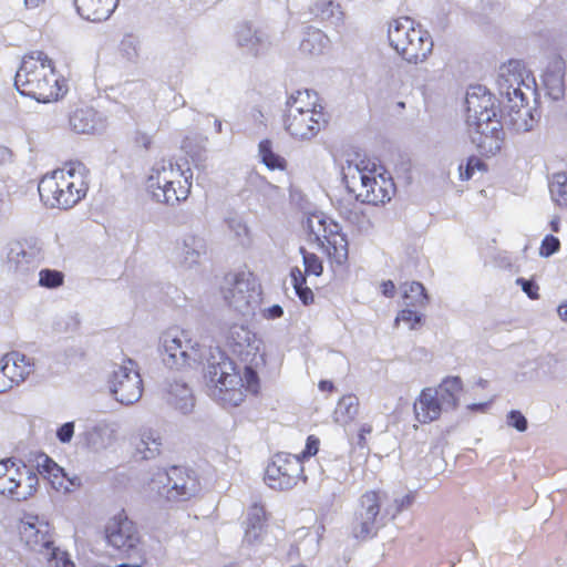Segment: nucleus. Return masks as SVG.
<instances>
[{"label": "nucleus", "mask_w": 567, "mask_h": 567, "mask_svg": "<svg viewBox=\"0 0 567 567\" xmlns=\"http://www.w3.org/2000/svg\"><path fill=\"white\" fill-rule=\"evenodd\" d=\"M475 169H484V164L476 157H470L465 165L460 164L458 172L462 181H468L473 177Z\"/></svg>", "instance_id": "46"}, {"label": "nucleus", "mask_w": 567, "mask_h": 567, "mask_svg": "<svg viewBox=\"0 0 567 567\" xmlns=\"http://www.w3.org/2000/svg\"><path fill=\"white\" fill-rule=\"evenodd\" d=\"M207 246L203 237L188 234L177 244L175 260L184 269H192L199 264L206 254Z\"/></svg>", "instance_id": "23"}, {"label": "nucleus", "mask_w": 567, "mask_h": 567, "mask_svg": "<svg viewBox=\"0 0 567 567\" xmlns=\"http://www.w3.org/2000/svg\"><path fill=\"white\" fill-rule=\"evenodd\" d=\"M135 453L143 460H152L161 452L162 437L159 433L151 427L140 430L134 441Z\"/></svg>", "instance_id": "30"}, {"label": "nucleus", "mask_w": 567, "mask_h": 567, "mask_svg": "<svg viewBox=\"0 0 567 567\" xmlns=\"http://www.w3.org/2000/svg\"><path fill=\"white\" fill-rule=\"evenodd\" d=\"M310 13L318 20L329 23L338 32L346 25V12L333 0H317L310 6Z\"/></svg>", "instance_id": "28"}, {"label": "nucleus", "mask_w": 567, "mask_h": 567, "mask_svg": "<svg viewBox=\"0 0 567 567\" xmlns=\"http://www.w3.org/2000/svg\"><path fill=\"white\" fill-rule=\"evenodd\" d=\"M412 497L410 495H404L401 498L394 499L393 505H386L388 508L391 509L389 514L391 518H394L403 508H406L411 505Z\"/></svg>", "instance_id": "51"}, {"label": "nucleus", "mask_w": 567, "mask_h": 567, "mask_svg": "<svg viewBox=\"0 0 567 567\" xmlns=\"http://www.w3.org/2000/svg\"><path fill=\"white\" fill-rule=\"evenodd\" d=\"M227 226L229 230H231L238 239L244 240L249 237V229L241 218H228Z\"/></svg>", "instance_id": "48"}, {"label": "nucleus", "mask_w": 567, "mask_h": 567, "mask_svg": "<svg viewBox=\"0 0 567 567\" xmlns=\"http://www.w3.org/2000/svg\"><path fill=\"white\" fill-rule=\"evenodd\" d=\"M105 533L109 544L117 549L133 548L138 540L133 522L122 514L110 519Z\"/></svg>", "instance_id": "22"}, {"label": "nucleus", "mask_w": 567, "mask_h": 567, "mask_svg": "<svg viewBox=\"0 0 567 567\" xmlns=\"http://www.w3.org/2000/svg\"><path fill=\"white\" fill-rule=\"evenodd\" d=\"M466 111L468 127L498 120L493 96L483 86H474L467 92Z\"/></svg>", "instance_id": "19"}, {"label": "nucleus", "mask_w": 567, "mask_h": 567, "mask_svg": "<svg viewBox=\"0 0 567 567\" xmlns=\"http://www.w3.org/2000/svg\"><path fill=\"white\" fill-rule=\"evenodd\" d=\"M109 388L112 395L122 404L137 402L143 392L142 379L132 360L117 365L110 378Z\"/></svg>", "instance_id": "17"}, {"label": "nucleus", "mask_w": 567, "mask_h": 567, "mask_svg": "<svg viewBox=\"0 0 567 567\" xmlns=\"http://www.w3.org/2000/svg\"><path fill=\"white\" fill-rule=\"evenodd\" d=\"M43 259V247L38 240L12 241L7 246L4 267L24 280L34 274Z\"/></svg>", "instance_id": "15"}, {"label": "nucleus", "mask_w": 567, "mask_h": 567, "mask_svg": "<svg viewBox=\"0 0 567 567\" xmlns=\"http://www.w3.org/2000/svg\"><path fill=\"white\" fill-rule=\"evenodd\" d=\"M14 85L22 95L42 103L56 101L68 90L65 81L55 73L52 61L41 51L23 58Z\"/></svg>", "instance_id": "3"}, {"label": "nucleus", "mask_w": 567, "mask_h": 567, "mask_svg": "<svg viewBox=\"0 0 567 567\" xmlns=\"http://www.w3.org/2000/svg\"><path fill=\"white\" fill-rule=\"evenodd\" d=\"M443 411L433 388L423 389L414 402L415 419L423 424L437 420Z\"/></svg>", "instance_id": "27"}, {"label": "nucleus", "mask_w": 567, "mask_h": 567, "mask_svg": "<svg viewBox=\"0 0 567 567\" xmlns=\"http://www.w3.org/2000/svg\"><path fill=\"white\" fill-rule=\"evenodd\" d=\"M43 204L51 208L68 209L79 203L86 194L84 166L71 163L61 169L45 175L38 186Z\"/></svg>", "instance_id": "5"}, {"label": "nucleus", "mask_w": 567, "mask_h": 567, "mask_svg": "<svg viewBox=\"0 0 567 567\" xmlns=\"http://www.w3.org/2000/svg\"><path fill=\"white\" fill-rule=\"evenodd\" d=\"M359 410V402L354 395L342 396L334 410V421L341 425H346L353 421Z\"/></svg>", "instance_id": "38"}, {"label": "nucleus", "mask_w": 567, "mask_h": 567, "mask_svg": "<svg viewBox=\"0 0 567 567\" xmlns=\"http://www.w3.org/2000/svg\"><path fill=\"white\" fill-rule=\"evenodd\" d=\"M19 534L25 546L41 555L54 567H75L65 551L54 546L50 524L37 515H25L19 524Z\"/></svg>", "instance_id": "8"}, {"label": "nucleus", "mask_w": 567, "mask_h": 567, "mask_svg": "<svg viewBox=\"0 0 567 567\" xmlns=\"http://www.w3.org/2000/svg\"><path fill=\"white\" fill-rule=\"evenodd\" d=\"M64 275L53 269H42L39 272V285L45 288H58L62 286Z\"/></svg>", "instance_id": "42"}, {"label": "nucleus", "mask_w": 567, "mask_h": 567, "mask_svg": "<svg viewBox=\"0 0 567 567\" xmlns=\"http://www.w3.org/2000/svg\"><path fill=\"white\" fill-rule=\"evenodd\" d=\"M166 400L168 404L184 414L190 412L194 406L192 390L187 384L178 381L169 384Z\"/></svg>", "instance_id": "34"}, {"label": "nucleus", "mask_w": 567, "mask_h": 567, "mask_svg": "<svg viewBox=\"0 0 567 567\" xmlns=\"http://www.w3.org/2000/svg\"><path fill=\"white\" fill-rule=\"evenodd\" d=\"M163 361L175 369L199 364L203 359L202 348L186 330L177 328L165 331L161 337Z\"/></svg>", "instance_id": "13"}, {"label": "nucleus", "mask_w": 567, "mask_h": 567, "mask_svg": "<svg viewBox=\"0 0 567 567\" xmlns=\"http://www.w3.org/2000/svg\"><path fill=\"white\" fill-rule=\"evenodd\" d=\"M333 383L331 381H328V380H322L319 382V389L321 391H332L333 390Z\"/></svg>", "instance_id": "62"}, {"label": "nucleus", "mask_w": 567, "mask_h": 567, "mask_svg": "<svg viewBox=\"0 0 567 567\" xmlns=\"http://www.w3.org/2000/svg\"><path fill=\"white\" fill-rule=\"evenodd\" d=\"M557 312L563 321H567V301L559 305Z\"/></svg>", "instance_id": "61"}, {"label": "nucleus", "mask_w": 567, "mask_h": 567, "mask_svg": "<svg viewBox=\"0 0 567 567\" xmlns=\"http://www.w3.org/2000/svg\"><path fill=\"white\" fill-rule=\"evenodd\" d=\"M39 486L38 474L21 461H0V494L16 502L32 497Z\"/></svg>", "instance_id": "12"}, {"label": "nucleus", "mask_w": 567, "mask_h": 567, "mask_svg": "<svg viewBox=\"0 0 567 567\" xmlns=\"http://www.w3.org/2000/svg\"><path fill=\"white\" fill-rule=\"evenodd\" d=\"M71 128L79 134H92L102 128V121L91 107L75 110L70 116Z\"/></svg>", "instance_id": "31"}, {"label": "nucleus", "mask_w": 567, "mask_h": 567, "mask_svg": "<svg viewBox=\"0 0 567 567\" xmlns=\"http://www.w3.org/2000/svg\"><path fill=\"white\" fill-rule=\"evenodd\" d=\"M214 126H215V130H216L217 133L221 132L223 124H221L220 120L216 118L215 122H214Z\"/></svg>", "instance_id": "64"}, {"label": "nucleus", "mask_w": 567, "mask_h": 567, "mask_svg": "<svg viewBox=\"0 0 567 567\" xmlns=\"http://www.w3.org/2000/svg\"><path fill=\"white\" fill-rule=\"evenodd\" d=\"M472 143L478 152L485 156L497 154L504 142V132L499 120H492L487 124L473 125L468 127Z\"/></svg>", "instance_id": "20"}, {"label": "nucleus", "mask_w": 567, "mask_h": 567, "mask_svg": "<svg viewBox=\"0 0 567 567\" xmlns=\"http://www.w3.org/2000/svg\"><path fill=\"white\" fill-rule=\"evenodd\" d=\"M560 248V241L557 237L553 235H547L542 241L540 248H539V255L542 257H550L551 255L556 254Z\"/></svg>", "instance_id": "47"}, {"label": "nucleus", "mask_w": 567, "mask_h": 567, "mask_svg": "<svg viewBox=\"0 0 567 567\" xmlns=\"http://www.w3.org/2000/svg\"><path fill=\"white\" fill-rule=\"evenodd\" d=\"M388 494L383 491H368L359 498L352 520V534L358 539L373 537L390 517L386 507Z\"/></svg>", "instance_id": "9"}, {"label": "nucleus", "mask_w": 567, "mask_h": 567, "mask_svg": "<svg viewBox=\"0 0 567 567\" xmlns=\"http://www.w3.org/2000/svg\"><path fill=\"white\" fill-rule=\"evenodd\" d=\"M550 227H551L553 231L557 233L559 230V219L558 218H554L550 221Z\"/></svg>", "instance_id": "63"}, {"label": "nucleus", "mask_w": 567, "mask_h": 567, "mask_svg": "<svg viewBox=\"0 0 567 567\" xmlns=\"http://www.w3.org/2000/svg\"><path fill=\"white\" fill-rule=\"evenodd\" d=\"M151 491L173 501H184L199 491V483L194 471L173 466L168 471L157 470L148 482Z\"/></svg>", "instance_id": "14"}, {"label": "nucleus", "mask_w": 567, "mask_h": 567, "mask_svg": "<svg viewBox=\"0 0 567 567\" xmlns=\"http://www.w3.org/2000/svg\"><path fill=\"white\" fill-rule=\"evenodd\" d=\"M328 123L324 111L285 114V130L291 137L299 141H309Z\"/></svg>", "instance_id": "18"}, {"label": "nucleus", "mask_w": 567, "mask_h": 567, "mask_svg": "<svg viewBox=\"0 0 567 567\" xmlns=\"http://www.w3.org/2000/svg\"><path fill=\"white\" fill-rule=\"evenodd\" d=\"M303 257L305 272L307 275L320 276L323 267L318 256L307 252L303 248L300 249Z\"/></svg>", "instance_id": "44"}, {"label": "nucleus", "mask_w": 567, "mask_h": 567, "mask_svg": "<svg viewBox=\"0 0 567 567\" xmlns=\"http://www.w3.org/2000/svg\"><path fill=\"white\" fill-rule=\"evenodd\" d=\"M0 370L7 372L14 385H19L33 372L34 364L25 354L12 351L0 359Z\"/></svg>", "instance_id": "26"}, {"label": "nucleus", "mask_w": 567, "mask_h": 567, "mask_svg": "<svg viewBox=\"0 0 567 567\" xmlns=\"http://www.w3.org/2000/svg\"><path fill=\"white\" fill-rule=\"evenodd\" d=\"M516 284L522 287V290L533 300L539 298V287L533 281L524 278H517Z\"/></svg>", "instance_id": "50"}, {"label": "nucleus", "mask_w": 567, "mask_h": 567, "mask_svg": "<svg viewBox=\"0 0 567 567\" xmlns=\"http://www.w3.org/2000/svg\"><path fill=\"white\" fill-rule=\"evenodd\" d=\"M120 0H73L78 14L90 22H104L111 18Z\"/></svg>", "instance_id": "25"}, {"label": "nucleus", "mask_w": 567, "mask_h": 567, "mask_svg": "<svg viewBox=\"0 0 567 567\" xmlns=\"http://www.w3.org/2000/svg\"><path fill=\"white\" fill-rule=\"evenodd\" d=\"M381 289H382V293L385 296V297H393L394 296V292H395V286L394 284L391 281V280H388V281H383L381 284Z\"/></svg>", "instance_id": "60"}, {"label": "nucleus", "mask_w": 567, "mask_h": 567, "mask_svg": "<svg viewBox=\"0 0 567 567\" xmlns=\"http://www.w3.org/2000/svg\"><path fill=\"white\" fill-rule=\"evenodd\" d=\"M436 398L444 411L455 409L458 404V396L463 390L462 380L458 377H449L437 388H433Z\"/></svg>", "instance_id": "32"}, {"label": "nucleus", "mask_w": 567, "mask_h": 567, "mask_svg": "<svg viewBox=\"0 0 567 567\" xmlns=\"http://www.w3.org/2000/svg\"><path fill=\"white\" fill-rule=\"evenodd\" d=\"M235 40L239 48L255 56L264 53L270 45L268 34L250 23H241L236 28Z\"/></svg>", "instance_id": "24"}, {"label": "nucleus", "mask_w": 567, "mask_h": 567, "mask_svg": "<svg viewBox=\"0 0 567 567\" xmlns=\"http://www.w3.org/2000/svg\"><path fill=\"white\" fill-rule=\"evenodd\" d=\"M403 307L422 309L427 303V295L422 284L413 281L402 287Z\"/></svg>", "instance_id": "37"}, {"label": "nucleus", "mask_w": 567, "mask_h": 567, "mask_svg": "<svg viewBox=\"0 0 567 567\" xmlns=\"http://www.w3.org/2000/svg\"><path fill=\"white\" fill-rule=\"evenodd\" d=\"M14 386L7 372L0 370V393H4Z\"/></svg>", "instance_id": "58"}, {"label": "nucleus", "mask_w": 567, "mask_h": 567, "mask_svg": "<svg viewBox=\"0 0 567 567\" xmlns=\"http://www.w3.org/2000/svg\"><path fill=\"white\" fill-rule=\"evenodd\" d=\"M497 89L505 120L517 132L530 131L535 123L537 84L520 60H509L498 69Z\"/></svg>", "instance_id": "2"}, {"label": "nucleus", "mask_w": 567, "mask_h": 567, "mask_svg": "<svg viewBox=\"0 0 567 567\" xmlns=\"http://www.w3.org/2000/svg\"><path fill=\"white\" fill-rule=\"evenodd\" d=\"M342 214L344 218L352 226H354L359 233L368 234L374 227L369 214L359 206H354L352 209L344 210Z\"/></svg>", "instance_id": "39"}, {"label": "nucleus", "mask_w": 567, "mask_h": 567, "mask_svg": "<svg viewBox=\"0 0 567 567\" xmlns=\"http://www.w3.org/2000/svg\"><path fill=\"white\" fill-rule=\"evenodd\" d=\"M342 177L349 193L364 204H384L395 192L392 178L370 159L357 157L347 161L342 166Z\"/></svg>", "instance_id": "4"}, {"label": "nucleus", "mask_w": 567, "mask_h": 567, "mask_svg": "<svg viewBox=\"0 0 567 567\" xmlns=\"http://www.w3.org/2000/svg\"><path fill=\"white\" fill-rule=\"evenodd\" d=\"M134 143L142 150H148L153 143V137L144 132H136Z\"/></svg>", "instance_id": "56"}, {"label": "nucleus", "mask_w": 567, "mask_h": 567, "mask_svg": "<svg viewBox=\"0 0 567 567\" xmlns=\"http://www.w3.org/2000/svg\"><path fill=\"white\" fill-rule=\"evenodd\" d=\"M551 199L560 207H567V174L555 173L549 181Z\"/></svg>", "instance_id": "40"}, {"label": "nucleus", "mask_w": 567, "mask_h": 567, "mask_svg": "<svg viewBox=\"0 0 567 567\" xmlns=\"http://www.w3.org/2000/svg\"><path fill=\"white\" fill-rule=\"evenodd\" d=\"M259 157L269 169H284L285 159L272 151L271 142L264 140L258 146Z\"/></svg>", "instance_id": "41"}, {"label": "nucleus", "mask_w": 567, "mask_h": 567, "mask_svg": "<svg viewBox=\"0 0 567 567\" xmlns=\"http://www.w3.org/2000/svg\"><path fill=\"white\" fill-rule=\"evenodd\" d=\"M306 272H302L300 268L293 267L290 271V279L295 290H299L306 286Z\"/></svg>", "instance_id": "54"}, {"label": "nucleus", "mask_w": 567, "mask_h": 567, "mask_svg": "<svg viewBox=\"0 0 567 567\" xmlns=\"http://www.w3.org/2000/svg\"><path fill=\"white\" fill-rule=\"evenodd\" d=\"M34 466L37 472L48 480L58 492L70 493L74 487L81 486L79 476H69L61 466L45 454L35 457Z\"/></svg>", "instance_id": "21"}, {"label": "nucleus", "mask_w": 567, "mask_h": 567, "mask_svg": "<svg viewBox=\"0 0 567 567\" xmlns=\"http://www.w3.org/2000/svg\"><path fill=\"white\" fill-rule=\"evenodd\" d=\"M284 309L279 305H272L270 307L261 309V316L264 319L274 320L282 317Z\"/></svg>", "instance_id": "55"}, {"label": "nucleus", "mask_w": 567, "mask_h": 567, "mask_svg": "<svg viewBox=\"0 0 567 567\" xmlns=\"http://www.w3.org/2000/svg\"><path fill=\"white\" fill-rule=\"evenodd\" d=\"M319 450V440L312 435L308 436L306 447L302 453L299 455L301 461L313 456L318 453Z\"/></svg>", "instance_id": "53"}, {"label": "nucleus", "mask_w": 567, "mask_h": 567, "mask_svg": "<svg viewBox=\"0 0 567 567\" xmlns=\"http://www.w3.org/2000/svg\"><path fill=\"white\" fill-rule=\"evenodd\" d=\"M373 427L370 423H364L361 425L360 430H359V435H358V444L360 446H365V436L368 434H370L372 432Z\"/></svg>", "instance_id": "59"}, {"label": "nucleus", "mask_w": 567, "mask_h": 567, "mask_svg": "<svg viewBox=\"0 0 567 567\" xmlns=\"http://www.w3.org/2000/svg\"><path fill=\"white\" fill-rule=\"evenodd\" d=\"M388 38L395 52L411 64L425 62L434 47L430 32L409 17L390 21Z\"/></svg>", "instance_id": "7"}, {"label": "nucleus", "mask_w": 567, "mask_h": 567, "mask_svg": "<svg viewBox=\"0 0 567 567\" xmlns=\"http://www.w3.org/2000/svg\"><path fill=\"white\" fill-rule=\"evenodd\" d=\"M330 47L329 37L320 29L309 27L303 33L300 50L309 55L322 54Z\"/></svg>", "instance_id": "35"}, {"label": "nucleus", "mask_w": 567, "mask_h": 567, "mask_svg": "<svg viewBox=\"0 0 567 567\" xmlns=\"http://www.w3.org/2000/svg\"><path fill=\"white\" fill-rule=\"evenodd\" d=\"M137 39L133 35H125L120 43V52L121 54L128 61H133L136 59L137 51Z\"/></svg>", "instance_id": "45"}, {"label": "nucleus", "mask_w": 567, "mask_h": 567, "mask_svg": "<svg viewBox=\"0 0 567 567\" xmlns=\"http://www.w3.org/2000/svg\"><path fill=\"white\" fill-rule=\"evenodd\" d=\"M296 293L298 295L299 299L305 303V305H309L313 301V292L310 288H308L307 286H303L302 288H300L299 290H295Z\"/></svg>", "instance_id": "57"}, {"label": "nucleus", "mask_w": 567, "mask_h": 567, "mask_svg": "<svg viewBox=\"0 0 567 567\" xmlns=\"http://www.w3.org/2000/svg\"><path fill=\"white\" fill-rule=\"evenodd\" d=\"M265 522V511L260 506H252L248 513L245 540L255 544L260 539Z\"/></svg>", "instance_id": "36"}, {"label": "nucleus", "mask_w": 567, "mask_h": 567, "mask_svg": "<svg viewBox=\"0 0 567 567\" xmlns=\"http://www.w3.org/2000/svg\"><path fill=\"white\" fill-rule=\"evenodd\" d=\"M419 310L420 309L411 307H403L395 318V324L404 322L410 327V329H414L422 320V313Z\"/></svg>", "instance_id": "43"}, {"label": "nucleus", "mask_w": 567, "mask_h": 567, "mask_svg": "<svg viewBox=\"0 0 567 567\" xmlns=\"http://www.w3.org/2000/svg\"><path fill=\"white\" fill-rule=\"evenodd\" d=\"M507 425L516 429L518 432H525L528 427V422L520 411L512 410L507 414Z\"/></svg>", "instance_id": "49"}, {"label": "nucleus", "mask_w": 567, "mask_h": 567, "mask_svg": "<svg viewBox=\"0 0 567 567\" xmlns=\"http://www.w3.org/2000/svg\"><path fill=\"white\" fill-rule=\"evenodd\" d=\"M286 114L306 113L315 111H324L323 106L319 102V97L316 92L310 90L297 91L287 100Z\"/></svg>", "instance_id": "33"}, {"label": "nucleus", "mask_w": 567, "mask_h": 567, "mask_svg": "<svg viewBox=\"0 0 567 567\" xmlns=\"http://www.w3.org/2000/svg\"><path fill=\"white\" fill-rule=\"evenodd\" d=\"M223 295L229 307L244 317L254 316L261 301L260 285L249 271L227 275Z\"/></svg>", "instance_id": "11"}, {"label": "nucleus", "mask_w": 567, "mask_h": 567, "mask_svg": "<svg viewBox=\"0 0 567 567\" xmlns=\"http://www.w3.org/2000/svg\"><path fill=\"white\" fill-rule=\"evenodd\" d=\"M302 473L299 454L278 453L267 465L264 480L270 488L286 491L297 485Z\"/></svg>", "instance_id": "16"}, {"label": "nucleus", "mask_w": 567, "mask_h": 567, "mask_svg": "<svg viewBox=\"0 0 567 567\" xmlns=\"http://www.w3.org/2000/svg\"><path fill=\"white\" fill-rule=\"evenodd\" d=\"M309 236L324 249L330 259L342 265L348 259V240L341 227L323 213L310 214L303 223Z\"/></svg>", "instance_id": "10"}, {"label": "nucleus", "mask_w": 567, "mask_h": 567, "mask_svg": "<svg viewBox=\"0 0 567 567\" xmlns=\"http://www.w3.org/2000/svg\"><path fill=\"white\" fill-rule=\"evenodd\" d=\"M543 82L547 94L553 100H560L565 96V62L561 58H555L549 62L543 74Z\"/></svg>", "instance_id": "29"}, {"label": "nucleus", "mask_w": 567, "mask_h": 567, "mask_svg": "<svg viewBox=\"0 0 567 567\" xmlns=\"http://www.w3.org/2000/svg\"><path fill=\"white\" fill-rule=\"evenodd\" d=\"M226 343L245 364L241 377L231 359L219 348H209L206 357L207 386L209 394L224 405L238 406L245 400V391H256V369L265 364L262 340L245 324H231L226 333Z\"/></svg>", "instance_id": "1"}, {"label": "nucleus", "mask_w": 567, "mask_h": 567, "mask_svg": "<svg viewBox=\"0 0 567 567\" xmlns=\"http://www.w3.org/2000/svg\"><path fill=\"white\" fill-rule=\"evenodd\" d=\"M193 173L173 161L162 159L151 168L146 187L158 203L168 205L185 200L190 193Z\"/></svg>", "instance_id": "6"}, {"label": "nucleus", "mask_w": 567, "mask_h": 567, "mask_svg": "<svg viewBox=\"0 0 567 567\" xmlns=\"http://www.w3.org/2000/svg\"><path fill=\"white\" fill-rule=\"evenodd\" d=\"M74 434V423L73 422H66L63 425H61L56 431V436L60 442L62 443H69Z\"/></svg>", "instance_id": "52"}]
</instances>
